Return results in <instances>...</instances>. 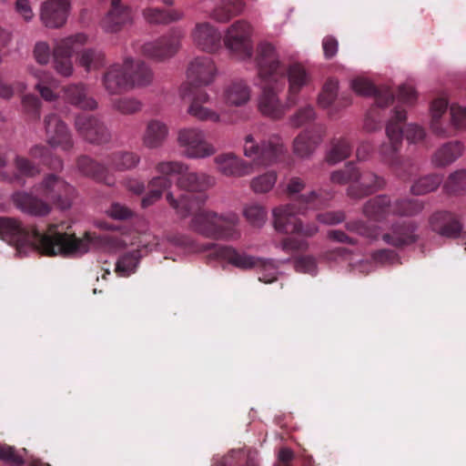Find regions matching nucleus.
I'll return each instance as SVG.
<instances>
[{
    "instance_id": "nucleus-1",
    "label": "nucleus",
    "mask_w": 466,
    "mask_h": 466,
    "mask_svg": "<svg viewBox=\"0 0 466 466\" xmlns=\"http://www.w3.org/2000/svg\"><path fill=\"white\" fill-rule=\"evenodd\" d=\"M64 229V224H50L45 232H40L35 228H24L17 219L0 218V238L15 247L20 254L30 250L49 257H79L88 251L90 233L77 238L75 233Z\"/></svg>"
},
{
    "instance_id": "nucleus-2",
    "label": "nucleus",
    "mask_w": 466,
    "mask_h": 466,
    "mask_svg": "<svg viewBox=\"0 0 466 466\" xmlns=\"http://www.w3.org/2000/svg\"><path fill=\"white\" fill-rule=\"evenodd\" d=\"M167 200L181 218L193 216L190 228L198 234L213 239H235L239 237L236 228L238 223V215L231 212L218 214L203 209L205 195H183L176 199L172 193H167Z\"/></svg>"
},
{
    "instance_id": "nucleus-3",
    "label": "nucleus",
    "mask_w": 466,
    "mask_h": 466,
    "mask_svg": "<svg viewBox=\"0 0 466 466\" xmlns=\"http://www.w3.org/2000/svg\"><path fill=\"white\" fill-rule=\"evenodd\" d=\"M35 192L17 191L13 195L15 206L22 212L34 217H45L52 211V205L66 210L71 208L76 198V189L65 178L55 173L46 174L34 186Z\"/></svg>"
},
{
    "instance_id": "nucleus-4",
    "label": "nucleus",
    "mask_w": 466,
    "mask_h": 466,
    "mask_svg": "<svg viewBox=\"0 0 466 466\" xmlns=\"http://www.w3.org/2000/svg\"><path fill=\"white\" fill-rule=\"evenodd\" d=\"M256 63L258 76L265 82H277L287 76L288 106H297L302 89L312 81L310 74L299 63H292L288 67L279 60L274 46L261 43L257 47Z\"/></svg>"
},
{
    "instance_id": "nucleus-5",
    "label": "nucleus",
    "mask_w": 466,
    "mask_h": 466,
    "mask_svg": "<svg viewBox=\"0 0 466 466\" xmlns=\"http://www.w3.org/2000/svg\"><path fill=\"white\" fill-rule=\"evenodd\" d=\"M216 75L217 67L210 57H197L187 67L188 81L180 87L182 97L190 96L192 98L187 110L188 114L202 121L218 122L219 120V116L216 112L203 106L208 102L209 96L206 91L198 88L210 85Z\"/></svg>"
},
{
    "instance_id": "nucleus-6",
    "label": "nucleus",
    "mask_w": 466,
    "mask_h": 466,
    "mask_svg": "<svg viewBox=\"0 0 466 466\" xmlns=\"http://www.w3.org/2000/svg\"><path fill=\"white\" fill-rule=\"evenodd\" d=\"M332 194L323 189L311 190L305 194H299L294 199V203L280 206L273 209V224L277 231L292 234L298 233L306 237H311L318 231L316 225L303 227L297 214H304L309 209H320L325 208L331 199Z\"/></svg>"
},
{
    "instance_id": "nucleus-7",
    "label": "nucleus",
    "mask_w": 466,
    "mask_h": 466,
    "mask_svg": "<svg viewBox=\"0 0 466 466\" xmlns=\"http://www.w3.org/2000/svg\"><path fill=\"white\" fill-rule=\"evenodd\" d=\"M406 118L405 110L399 106L395 107L393 115L386 125V135L389 142L383 143L380 147L382 161L388 164L401 177H410L416 169L410 158H404L400 155L402 147L403 125Z\"/></svg>"
},
{
    "instance_id": "nucleus-8",
    "label": "nucleus",
    "mask_w": 466,
    "mask_h": 466,
    "mask_svg": "<svg viewBox=\"0 0 466 466\" xmlns=\"http://www.w3.org/2000/svg\"><path fill=\"white\" fill-rule=\"evenodd\" d=\"M208 250L211 259L224 260L242 270L257 269L258 280L264 283H272L278 280V267L273 259H266L238 251L229 246H221L209 243L203 247Z\"/></svg>"
},
{
    "instance_id": "nucleus-9",
    "label": "nucleus",
    "mask_w": 466,
    "mask_h": 466,
    "mask_svg": "<svg viewBox=\"0 0 466 466\" xmlns=\"http://www.w3.org/2000/svg\"><path fill=\"white\" fill-rule=\"evenodd\" d=\"M159 174L177 175V186L190 192L203 193L215 185V177L204 172L188 171V167L179 161H164L157 165Z\"/></svg>"
},
{
    "instance_id": "nucleus-10",
    "label": "nucleus",
    "mask_w": 466,
    "mask_h": 466,
    "mask_svg": "<svg viewBox=\"0 0 466 466\" xmlns=\"http://www.w3.org/2000/svg\"><path fill=\"white\" fill-rule=\"evenodd\" d=\"M448 101L445 98H437L431 105V131L439 137L451 136V127L457 130L466 131V106L452 104L450 106L451 124L444 125L441 116L446 113Z\"/></svg>"
},
{
    "instance_id": "nucleus-11",
    "label": "nucleus",
    "mask_w": 466,
    "mask_h": 466,
    "mask_svg": "<svg viewBox=\"0 0 466 466\" xmlns=\"http://www.w3.org/2000/svg\"><path fill=\"white\" fill-rule=\"evenodd\" d=\"M87 41V35L78 33L60 39L53 50L54 67L63 76H69L73 73L71 56Z\"/></svg>"
},
{
    "instance_id": "nucleus-12",
    "label": "nucleus",
    "mask_w": 466,
    "mask_h": 466,
    "mask_svg": "<svg viewBox=\"0 0 466 466\" xmlns=\"http://www.w3.org/2000/svg\"><path fill=\"white\" fill-rule=\"evenodd\" d=\"M177 140L188 158H205L216 152L214 146L207 141L205 133L198 128L181 129Z\"/></svg>"
},
{
    "instance_id": "nucleus-13",
    "label": "nucleus",
    "mask_w": 466,
    "mask_h": 466,
    "mask_svg": "<svg viewBox=\"0 0 466 466\" xmlns=\"http://www.w3.org/2000/svg\"><path fill=\"white\" fill-rule=\"evenodd\" d=\"M182 36L183 32L180 28H172L168 34L145 43L141 46V53L143 56L157 61L169 58L177 52Z\"/></svg>"
},
{
    "instance_id": "nucleus-14",
    "label": "nucleus",
    "mask_w": 466,
    "mask_h": 466,
    "mask_svg": "<svg viewBox=\"0 0 466 466\" xmlns=\"http://www.w3.org/2000/svg\"><path fill=\"white\" fill-rule=\"evenodd\" d=\"M251 27L242 20L235 22L227 31L224 43L228 49L241 58L252 56Z\"/></svg>"
},
{
    "instance_id": "nucleus-15",
    "label": "nucleus",
    "mask_w": 466,
    "mask_h": 466,
    "mask_svg": "<svg viewBox=\"0 0 466 466\" xmlns=\"http://www.w3.org/2000/svg\"><path fill=\"white\" fill-rule=\"evenodd\" d=\"M75 128L89 143L105 144L111 138L105 123L96 116L78 114L75 119Z\"/></svg>"
},
{
    "instance_id": "nucleus-16",
    "label": "nucleus",
    "mask_w": 466,
    "mask_h": 466,
    "mask_svg": "<svg viewBox=\"0 0 466 466\" xmlns=\"http://www.w3.org/2000/svg\"><path fill=\"white\" fill-rule=\"evenodd\" d=\"M46 142L51 147L68 151L74 147L72 134L66 124L56 114L50 113L44 118Z\"/></svg>"
},
{
    "instance_id": "nucleus-17",
    "label": "nucleus",
    "mask_w": 466,
    "mask_h": 466,
    "mask_svg": "<svg viewBox=\"0 0 466 466\" xmlns=\"http://www.w3.org/2000/svg\"><path fill=\"white\" fill-rule=\"evenodd\" d=\"M133 23L130 6L122 0H110V8L100 22L106 33H118Z\"/></svg>"
},
{
    "instance_id": "nucleus-18",
    "label": "nucleus",
    "mask_w": 466,
    "mask_h": 466,
    "mask_svg": "<svg viewBox=\"0 0 466 466\" xmlns=\"http://www.w3.org/2000/svg\"><path fill=\"white\" fill-rule=\"evenodd\" d=\"M431 230L438 235L448 238L463 237V225L457 215L448 211H437L429 220Z\"/></svg>"
},
{
    "instance_id": "nucleus-19",
    "label": "nucleus",
    "mask_w": 466,
    "mask_h": 466,
    "mask_svg": "<svg viewBox=\"0 0 466 466\" xmlns=\"http://www.w3.org/2000/svg\"><path fill=\"white\" fill-rule=\"evenodd\" d=\"M258 110L259 112L271 118L281 119L287 111L295 106H288V96H286L285 102H281L278 96V89L275 86H266L262 89V93L258 98Z\"/></svg>"
},
{
    "instance_id": "nucleus-20",
    "label": "nucleus",
    "mask_w": 466,
    "mask_h": 466,
    "mask_svg": "<svg viewBox=\"0 0 466 466\" xmlns=\"http://www.w3.org/2000/svg\"><path fill=\"white\" fill-rule=\"evenodd\" d=\"M101 84L105 91L110 96L121 95L130 91L124 62L108 66L102 75Z\"/></svg>"
},
{
    "instance_id": "nucleus-21",
    "label": "nucleus",
    "mask_w": 466,
    "mask_h": 466,
    "mask_svg": "<svg viewBox=\"0 0 466 466\" xmlns=\"http://www.w3.org/2000/svg\"><path fill=\"white\" fill-rule=\"evenodd\" d=\"M69 8L68 0H46L41 5L40 19L46 27L59 28L66 24Z\"/></svg>"
},
{
    "instance_id": "nucleus-22",
    "label": "nucleus",
    "mask_w": 466,
    "mask_h": 466,
    "mask_svg": "<svg viewBox=\"0 0 466 466\" xmlns=\"http://www.w3.org/2000/svg\"><path fill=\"white\" fill-rule=\"evenodd\" d=\"M218 170L227 177H245L254 170V164L248 162L234 153H224L214 158Z\"/></svg>"
},
{
    "instance_id": "nucleus-23",
    "label": "nucleus",
    "mask_w": 466,
    "mask_h": 466,
    "mask_svg": "<svg viewBox=\"0 0 466 466\" xmlns=\"http://www.w3.org/2000/svg\"><path fill=\"white\" fill-rule=\"evenodd\" d=\"M417 225L411 221L394 223L390 232L382 235V240L395 248H402L418 240Z\"/></svg>"
},
{
    "instance_id": "nucleus-24",
    "label": "nucleus",
    "mask_w": 466,
    "mask_h": 466,
    "mask_svg": "<svg viewBox=\"0 0 466 466\" xmlns=\"http://www.w3.org/2000/svg\"><path fill=\"white\" fill-rule=\"evenodd\" d=\"M386 182L382 177L367 171L360 173L359 180L348 187L347 193L350 198L360 199L384 188Z\"/></svg>"
},
{
    "instance_id": "nucleus-25",
    "label": "nucleus",
    "mask_w": 466,
    "mask_h": 466,
    "mask_svg": "<svg viewBox=\"0 0 466 466\" xmlns=\"http://www.w3.org/2000/svg\"><path fill=\"white\" fill-rule=\"evenodd\" d=\"M352 89L360 96H373L375 105L378 106H388L394 100L393 92L387 86H375L370 81L365 78H356L351 82Z\"/></svg>"
},
{
    "instance_id": "nucleus-26",
    "label": "nucleus",
    "mask_w": 466,
    "mask_h": 466,
    "mask_svg": "<svg viewBox=\"0 0 466 466\" xmlns=\"http://www.w3.org/2000/svg\"><path fill=\"white\" fill-rule=\"evenodd\" d=\"M125 68L127 72V80L130 90L149 86L153 81L151 68L143 61L127 57L124 60Z\"/></svg>"
},
{
    "instance_id": "nucleus-27",
    "label": "nucleus",
    "mask_w": 466,
    "mask_h": 466,
    "mask_svg": "<svg viewBox=\"0 0 466 466\" xmlns=\"http://www.w3.org/2000/svg\"><path fill=\"white\" fill-rule=\"evenodd\" d=\"M194 43L203 51L213 53L221 45V35L209 23L197 24L192 34Z\"/></svg>"
},
{
    "instance_id": "nucleus-28",
    "label": "nucleus",
    "mask_w": 466,
    "mask_h": 466,
    "mask_svg": "<svg viewBox=\"0 0 466 466\" xmlns=\"http://www.w3.org/2000/svg\"><path fill=\"white\" fill-rule=\"evenodd\" d=\"M63 96L67 103L83 110H95L98 106L96 100L88 95L85 84H71L65 86Z\"/></svg>"
},
{
    "instance_id": "nucleus-29",
    "label": "nucleus",
    "mask_w": 466,
    "mask_h": 466,
    "mask_svg": "<svg viewBox=\"0 0 466 466\" xmlns=\"http://www.w3.org/2000/svg\"><path fill=\"white\" fill-rule=\"evenodd\" d=\"M288 149L279 135H271L262 141L261 165L269 166L286 160Z\"/></svg>"
},
{
    "instance_id": "nucleus-30",
    "label": "nucleus",
    "mask_w": 466,
    "mask_h": 466,
    "mask_svg": "<svg viewBox=\"0 0 466 466\" xmlns=\"http://www.w3.org/2000/svg\"><path fill=\"white\" fill-rule=\"evenodd\" d=\"M212 466H258L257 452L246 448L232 449L225 456L214 457Z\"/></svg>"
},
{
    "instance_id": "nucleus-31",
    "label": "nucleus",
    "mask_w": 466,
    "mask_h": 466,
    "mask_svg": "<svg viewBox=\"0 0 466 466\" xmlns=\"http://www.w3.org/2000/svg\"><path fill=\"white\" fill-rule=\"evenodd\" d=\"M390 197L380 195L368 200L362 208L365 217L374 221H383L392 216V208Z\"/></svg>"
},
{
    "instance_id": "nucleus-32",
    "label": "nucleus",
    "mask_w": 466,
    "mask_h": 466,
    "mask_svg": "<svg viewBox=\"0 0 466 466\" xmlns=\"http://www.w3.org/2000/svg\"><path fill=\"white\" fill-rule=\"evenodd\" d=\"M77 167L84 176L90 177L107 186L115 184V178L108 173L106 167L86 156H81L77 158Z\"/></svg>"
},
{
    "instance_id": "nucleus-33",
    "label": "nucleus",
    "mask_w": 466,
    "mask_h": 466,
    "mask_svg": "<svg viewBox=\"0 0 466 466\" xmlns=\"http://www.w3.org/2000/svg\"><path fill=\"white\" fill-rule=\"evenodd\" d=\"M464 149V144L458 140L444 143L434 152L431 162L435 167H445L461 157Z\"/></svg>"
},
{
    "instance_id": "nucleus-34",
    "label": "nucleus",
    "mask_w": 466,
    "mask_h": 466,
    "mask_svg": "<svg viewBox=\"0 0 466 466\" xmlns=\"http://www.w3.org/2000/svg\"><path fill=\"white\" fill-rule=\"evenodd\" d=\"M142 15L150 25H168L181 20L184 14L178 9L149 6L143 9Z\"/></svg>"
},
{
    "instance_id": "nucleus-35",
    "label": "nucleus",
    "mask_w": 466,
    "mask_h": 466,
    "mask_svg": "<svg viewBox=\"0 0 466 466\" xmlns=\"http://www.w3.org/2000/svg\"><path fill=\"white\" fill-rule=\"evenodd\" d=\"M325 128L319 127L318 135L312 136L309 131L301 132L293 142V151L300 157H309L322 140Z\"/></svg>"
},
{
    "instance_id": "nucleus-36",
    "label": "nucleus",
    "mask_w": 466,
    "mask_h": 466,
    "mask_svg": "<svg viewBox=\"0 0 466 466\" xmlns=\"http://www.w3.org/2000/svg\"><path fill=\"white\" fill-rule=\"evenodd\" d=\"M250 98V87L243 80H233L224 90V99L227 104L240 106Z\"/></svg>"
},
{
    "instance_id": "nucleus-37",
    "label": "nucleus",
    "mask_w": 466,
    "mask_h": 466,
    "mask_svg": "<svg viewBox=\"0 0 466 466\" xmlns=\"http://www.w3.org/2000/svg\"><path fill=\"white\" fill-rule=\"evenodd\" d=\"M167 127L164 123L151 120L147 123L143 135V144L148 148L159 147L167 138Z\"/></svg>"
},
{
    "instance_id": "nucleus-38",
    "label": "nucleus",
    "mask_w": 466,
    "mask_h": 466,
    "mask_svg": "<svg viewBox=\"0 0 466 466\" xmlns=\"http://www.w3.org/2000/svg\"><path fill=\"white\" fill-rule=\"evenodd\" d=\"M169 175L161 174V176H157L153 177L148 185V192L142 198V206L144 208L149 207L157 201L162 193L171 187V180L168 178Z\"/></svg>"
},
{
    "instance_id": "nucleus-39",
    "label": "nucleus",
    "mask_w": 466,
    "mask_h": 466,
    "mask_svg": "<svg viewBox=\"0 0 466 466\" xmlns=\"http://www.w3.org/2000/svg\"><path fill=\"white\" fill-rule=\"evenodd\" d=\"M76 52L77 63L86 72L98 70L106 63L104 53L96 48H84Z\"/></svg>"
},
{
    "instance_id": "nucleus-40",
    "label": "nucleus",
    "mask_w": 466,
    "mask_h": 466,
    "mask_svg": "<svg viewBox=\"0 0 466 466\" xmlns=\"http://www.w3.org/2000/svg\"><path fill=\"white\" fill-rule=\"evenodd\" d=\"M242 0H222L213 10L212 17L219 23H226L244 9Z\"/></svg>"
},
{
    "instance_id": "nucleus-41",
    "label": "nucleus",
    "mask_w": 466,
    "mask_h": 466,
    "mask_svg": "<svg viewBox=\"0 0 466 466\" xmlns=\"http://www.w3.org/2000/svg\"><path fill=\"white\" fill-rule=\"evenodd\" d=\"M351 151L352 145L346 137L333 138L330 142V149L326 156V161L329 165H335L348 158Z\"/></svg>"
},
{
    "instance_id": "nucleus-42",
    "label": "nucleus",
    "mask_w": 466,
    "mask_h": 466,
    "mask_svg": "<svg viewBox=\"0 0 466 466\" xmlns=\"http://www.w3.org/2000/svg\"><path fill=\"white\" fill-rule=\"evenodd\" d=\"M392 216L411 217L423 209V203L418 199L398 198L391 203Z\"/></svg>"
},
{
    "instance_id": "nucleus-43",
    "label": "nucleus",
    "mask_w": 466,
    "mask_h": 466,
    "mask_svg": "<svg viewBox=\"0 0 466 466\" xmlns=\"http://www.w3.org/2000/svg\"><path fill=\"white\" fill-rule=\"evenodd\" d=\"M443 189L450 195L466 194V169L451 173L445 181Z\"/></svg>"
},
{
    "instance_id": "nucleus-44",
    "label": "nucleus",
    "mask_w": 466,
    "mask_h": 466,
    "mask_svg": "<svg viewBox=\"0 0 466 466\" xmlns=\"http://www.w3.org/2000/svg\"><path fill=\"white\" fill-rule=\"evenodd\" d=\"M140 161V157L134 152L119 151L112 154L110 162L116 170L124 171L134 168Z\"/></svg>"
},
{
    "instance_id": "nucleus-45",
    "label": "nucleus",
    "mask_w": 466,
    "mask_h": 466,
    "mask_svg": "<svg viewBox=\"0 0 466 466\" xmlns=\"http://www.w3.org/2000/svg\"><path fill=\"white\" fill-rule=\"evenodd\" d=\"M139 251L126 253L116 263L115 271L119 277H127L134 273L139 262Z\"/></svg>"
},
{
    "instance_id": "nucleus-46",
    "label": "nucleus",
    "mask_w": 466,
    "mask_h": 466,
    "mask_svg": "<svg viewBox=\"0 0 466 466\" xmlns=\"http://www.w3.org/2000/svg\"><path fill=\"white\" fill-rule=\"evenodd\" d=\"M442 182V176L431 174L419 178L411 186V193L414 195H424L436 190Z\"/></svg>"
},
{
    "instance_id": "nucleus-47",
    "label": "nucleus",
    "mask_w": 466,
    "mask_h": 466,
    "mask_svg": "<svg viewBox=\"0 0 466 466\" xmlns=\"http://www.w3.org/2000/svg\"><path fill=\"white\" fill-rule=\"evenodd\" d=\"M112 108L122 115H133L142 109V103L130 96H122L111 100Z\"/></svg>"
},
{
    "instance_id": "nucleus-48",
    "label": "nucleus",
    "mask_w": 466,
    "mask_h": 466,
    "mask_svg": "<svg viewBox=\"0 0 466 466\" xmlns=\"http://www.w3.org/2000/svg\"><path fill=\"white\" fill-rule=\"evenodd\" d=\"M316 117V112L314 106L310 104H307L299 107L294 114H292L289 122L293 127H300L306 124L312 122Z\"/></svg>"
},
{
    "instance_id": "nucleus-49",
    "label": "nucleus",
    "mask_w": 466,
    "mask_h": 466,
    "mask_svg": "<svg viewBox=\"0 0 466 466\" xmlns=\"http://www.w3.org/2000/svg\"><path fill=\"white\" fill-rule=\"evenodd\" d=\"M359 178L360 171L352 162H349L343 168L333 171L330 175L331 182L339 185L357 182Z\"/></svg>"
},
{
    "instance_id": "nucleus-50",
    "label": "nucleus",
    "mask_w": 466,
    "mask_h": 466,
    "mask_svg": "<svg viewBox=\"0 0 466 466\" xmlns=\"http://www.w3.org/2000/svg\"><path fill=\"white\" fill-rule=\"evenodd\" d=\"M278 175L275 171H268L251 179L250 187L257 194L270 191L276 184Z\"/></svg>"
},
{
    "instance_id": "nucleus-51",
    "label": "nucleus",
    "mask_w": 466,
    "mask_h": 466,
    "mask_svg": "<svg viewBox=\"0 0 466 466\" xmlns=\"http://www.w3.org/2000/svg\"><path fill=\"white\" fill-rule=\"evenodd\" d=\"M370 258L376 266L385 267L401 263L399 254L389 248L375 250L371 253Z\"/></svg>"
},
{
    "instance_id": "nucleus-52",
    "label": "nucleus",
    "mask_w": 466,
    "mask_h": 466,
    "mask_svg": "<svg viewBox=\"0 0 466 466\" xmlns=\"http://www.w3.org/2000/svg\"><path fill=\"white\" fill-rule=\"evenodd\" d=\"M244 216L253 227L260 228L266 222L267 210L258 204H251L245 208Z\"/></svg>"
},
{
    "instance_id": "nucleus-53",
    "label": "nucleus",
    "mask_w": 466,
    "mask_h": 466,
    "mask_svg": "<svg viewBox=\"0 0 466 466\" xmlns=\"http://www.w3.org/2000/svg\"><path fill=\"white\" fill-rule=\"evenodd\" d=\"M22 107L24 113L31 120H39L41 111V101L35 95H25L22 98Z\"/></svg>"
},
{
    "instance_id": "nucleus-54",
    "label": "nucleus",
    "mask_w": 466,
    "mask_h": 466,
    "mask_svg": "<svg viewBox=\"0 0 466 466\" xmlns=\"http://www.w3.org/2000/svg\"><path fill=\"white\" fill-rule=\"evenodd\" d=\"M243 153L246 157L251 158L258 165H261L262 142L258 143L252 135L246 136Z\"/></svg>"
},
{
    "instance_id": "nucleus-55",
    "label": "nucleus",
    "mask_w": 466,
    "mask_h": 466,
    "mask_svg": "<svg viewBox=\"0 0 466 466\" xmlns=\"http://www.w3.org/2000/svg\"><path fill=\"white\" fill-rule=\"evenodd\" d=\"M338 93V83L335 80H328L323 88L321 93L319 96V105L321 107H328L329 106L337 97Z\"/></svg>"
},
{
    "instance_id": "nucleus-56",
    "label": "nucleus",
    "mask_w": 466,
    "mask_h": 466,
    "mask_svg": "<svg viewBox=\"0 0 466 466\" xmlns=\"http://www.w3.org/2000/svg\"><path fill=\"white\" fill-rule=\"evenodd\" d=\"M295 268L298 272L316 275L318 271L317 260L312 256H300L295 259Z\"/></svg>"
},
{
    "instance_id": "nucleus-57",
    "label": "nucleus",
    "mask_w": 466,
    "mask_h": 466,
    "mask_svg": "<svg viewBox=\"0 0 466 466\" xmlns=\"http://www.w3.org/2000/svg\"><path fill=\"white\" fill-rule=\"evenodd\" d=\"M383 107L373 106L370 108L364 121V129L366 131L374 132L380 128L381 117L379 114V109Z\"/></svg>"
},
{
    "instance_id": "nucleus-58",
    "label": "nucleus",
    "mask_w": 466,
    "mask_h": 466,
    "mask_svg": "<svg viewBox=\"0 0 466 466\" xmlns=\"http://www.w3.org/2000/svg\"><path fill=\"white\" fill-rule=\"evenodd\" d=\"M15 165L16 169L25 177H33L40 173L39 167L24 157L17 156Z\"/></svg>"
},
{
    "instance_id": "nucleus-59",
    "label": "nucleus",
    "mask_w": 466,
    "mask_h": 466,
    "mask_svg": "<svg viewBox=\"0 0 466 466\" xmlns=\"http://www.w3.org/2000/svg\"><path fill=\"white\" fill-rule=\"evenodd\" d=\"M107 214L110 218L117 220H128L134 216L132 209L120 203H112Z\"/></svg>"
},
{
    "instance_id": "nucleus-60",
    "label": "nucleus",
    "mask_w": 466,
    "mask_h": 466,
    "mask_svg": "<svg viewBox=\"0 0 466 466\" xmlns=\"http://www.w3.org/2000/svg\"><path fill=\"white\" fill-rule=\"evenodd\" d=\"M308 247L306 241L293 237H288L281 240L279 248L288 254L305 250Z\"/></svg>"
},
{
    "instance_id": "nucleus-61",
    "label": "nucleus",
    "mask_w": 466,
    "mask_h": 466,
    "mask_svg": "<svg viewBox=\"0 0 466 466\" xmlns=\"http://www.w3.org/2000/svg\"><path fill=\"white\" fill-rule=\"evenodd\" d=\"M0 460L12 465H20L24 460L15 448L7 445H0Z\"/></svg>"
},
{
    "instance_id": "nucleus-62",
    "label": "nucleus",
    "mask_w": 466,
    "mask_h": 466,
    "mask_svg": "<svg viewBox=\"0 0 466 466\" xmlns=\"http://www.w3.org/2000/svg\"><path fill=\"white\" fill-rule=\"evenodd\" d=\"M317 219L326 225H337L343 222L346 219V214L344 211H327L324 213L318 214Z\"/></svg>"
},
{
    "instance_id": "nucleus-63",
    "label": "nucleus",
    "mask_w": 466,
    "mask_h": 466,
    "mask_svg": "<svg viewBox=\"0 0 466 466\" xmlns=\"http://www.w3.org/2000/svg\"><path fill=\"white\" fill-rule=\"evenodd\" d=\"M346 228L353 233L366 238L373 236V229L362 220H353L346 223Z\"/></svg>"
},
{
    "instance_id": "nucleus-64",
    "label": "nucleus",
    "mask_w": 466,
    "mask_h": 466,
    "mask_svg": "<svg viewBox=\"0 0 466 466\" xmlns=\"http://www.w3.org/2000/svg\"><path fill=\"white\" fill-rule=\"evenodd\" d=\"M50 47L45 42H38L35 44L34 48V56L35 60L41 64L46 65L50 59Z\"/></svg>"
}]
</instances>
